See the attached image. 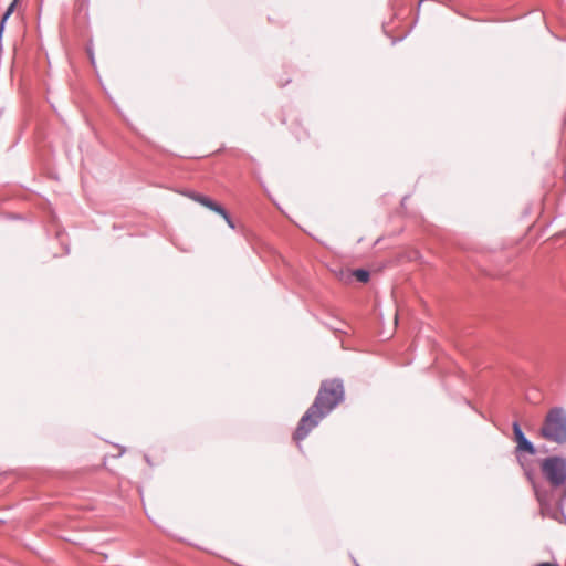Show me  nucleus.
<instances>
[{"mask_svg": "<svg viewBox=\"0 0 566 566\" xmlns=\"http://www.w3.org/2000/svg\"><path fill=\"white\" fill-rule=\"evenodd\" d=\"M345 398L343 380L325 379L321 382L317 395L310 408L302 416L293 434L295 441L304 440Z\"/></svg>", "mask_w": 566, "mask_h": 566, "instance_id": "obj_1", "label": "nucleus"}, {"mask_svg": "<svg viewBox=\"0 0 566 566\" xmlns=\"http://www.w3.org/2000/svg\"><path fill=\"white\" fill-rule=\"evenodd\" d=\"M539 434L549 442L566 443V410L563 407H553L548 410Z\"/></svg>", "mask_w": 566, "mask_h": 566, "instance_id": "obj_2", "label": "nucleus"}, {"mask_svg": "<svg viewBox=\"0 0 566 566\" xmlns=\"http://www.w3.org/2000/svg\"><path fill=\"white\" fill-rule=\"evenodd\" d=\"M541 472L554 489L566 484V458L552 455L541 461Z\"/></svg>", "mask_w": 566, "mask_h": 566, "instance_id": "obj_3", "label": "nucleus"}, {"mask_svg": "<svg viewBox=\"0 0 566 566\" xmlns=\"http://www.w3.org/2000/svg\"><path fill=\"white\" fill-rule=\"evenodd\" d=\"M517 462L522 468L526 480L533 488L536 500L541 505L542 514H545L546 507L548 505V492L536 482V471L527 459H525L523 455H517Z\"/></svg>", "mask_w": 566, "mask_h": 566, "instance_id": "obj_4", "label": "nucleus"}, {"mask_svg": "<svg viewBox=\"0 0 566 566\" xmlns=\"http://www.w3.org/2000/svg\"><path fill=\"white\" fill-rule=\"evenodd\" d=\"M189 198H191L196 202L202 205L203 207L208 208L209 210H211L218 214L224 212V208L221 205L217 203L211 198H209L205 195L197 193V192H190Z\"/></svg>", "mask_w": 566, "mask_h": 566, "instance_id": "obj_5", "label": "nucleus"}, {"mask_svg": "<svg viewBox=\"0 0 566 566\" xmlns=\"http://www.w3.org/2000/svg\"><path fill=\"white\" fill-rule=\"evenodd\" d=\"M522 452L534 455L537 452V450H536L534 443L526 438L525 440H522V442H520L515 449L516 457L522 455L521 454Z\"/></svg>", "mask_w": 566, "mask_h": 566, "instance_id": "obj_6", "label": "nucleus"}, {"mask_svg": "<svg viewBox=\"0 0 566 566\" xmlns=\"http://www.w3.org/2000/svg\"><path fill=\"white\" fill-rule=\"evenodd\" d=\"M353 275L356 277L358 282L367 283L370 279V273L365 269H356L353 271Z\"/></svg>", "mask_w": 566, "mask_h": 566, "instance_id": "obj_7", "label": "nucleus"}, {"mask_svg": "<svg viewBox=\"0 0 566 566\" xmlns=\"http://www.w3.org/2000/svg\"><path fill=\"white\" fill-rule=\"evenodd\" d=\"M512 429H513V433H514V439L516 441V443L518 444L520 442H522V440H525L526 439V436L525 433L523 432L522 428H521V424L518 423V421H514L513 424H512Z\"/></svg>", "mask_w": 566, "mask_h": 566, "instance_id": "obj_8", "label": "nucleus"}, {"mask_svg": "<svg viewBox=\"0 0 566 566\" xmlns=\"http://www.w3.org/2000/svg\"><path fill=\"white\" fill-rule=\"evenodd\" d=\"M17 2H18V0H13V1L9 4V7L7 8V10H6V11H4V13L2 14L1 20L7 21V20L10 18V15H11V14L14 12V10H15Z\"/></svg>", "mask_w": 566, "mask_h": 566, "instance_id": "obj_9", "label": "nucleus"}, {"mask_svg": "<svg viewBox=\"0 0 566 566\" xmlns=\"http://www.w3.org/2000/svg\"><path fill=\"white\" fill-rule=\"evenodd\" d=\"M223 219L224 221L227 222V224L231 228V229H234L235 228V224L231 218V216L229 214V212L224 209V212L223 213H219Z\"/></svg>", "mask_w": 566, "mask_h": 566, "instance_id": "obj_10", "label": "nucleus"}, {"mask_svg": "<svg viewBox=\"0 0 566 566\" xmlns=\"http://www.w3.org/2000/svg\"><path fill=\"white\" fill-rule=\"evenodd\" d=\"M566 500V490L564 491L563 497L558 502V506L560 510H563L564 501Z\"/></svg>", "mask_w": 566, "mask_h": 566, "instance_id": "obj_11", "label": "nucleus"}, {"mask_svg": "<svg viewBox=\"0 0 566 566\" xmlns=\"http://www.w3.org/2000/svg\"><path fill=\"white\" fill-rule=\"evenodd\" d=\"M536 566H559L558 564H555V563H548V562H545V563H539L537 564Z\"/></svg>", "mask_w": 566, "mask_h": 566, "instance_id": "obj_12", "label": "nucleus"}, {"mask_svg": "<svg viewBox=\"0 0 566 566\" xmlns=\"http://www.w3.org/2000/svg\"><path fill=\"white\" fill-rule=\"evenodd\" d=\"M144 459L149 465H151L150 458L147 454L144 455Z\"/></svg>", "mask_w": 566, "mask_h": 566, "instance_id": "obj_13", "label": "nucleus"}, {"mask_svg": "<svg viewBox=\"0 0 566 566\" xmlns=\"http://www.w3.org/2000/svg\"><path fill=\"white\" fill-rule=\"evenodd\" d=\"M408 200V196H405L402 199H401V205L405 206L406 201Z\"/></svg>", "mask_w": 566, "mask_h": 566, "instance_id": "obj_14", "label": "nucleus"}, {"mask_svg": "<svg viewBox=\"0 0 566 566\" xmlns=\"http://www.w3.org/2000/svg\"><path fill=\"white\" fill-rule=\"evenodd\" d=\"M352 559H353V563H354L356 566H359V565L357 564V562H356V559H355L354 557H352Z\"/></svg>", "mask_w": 566, "mask_h": 566, "instance_id": "obj_15", "label": "nucleus"}, {"mask_svg": "<svg viewBox=\"0 0 566 566\" xmlns=\"http://www.w3.org/2000/svg\"><path fill=\"white\" fill-rule=\"evenodd\" d=\"M90 54H91V61H92V63H94V56L92 53H90Z\"/></svg>", "mask_w": 566, "mask_h": 566, "instance_id": "obj_16", "label": "nucleus"}]
</instances>
